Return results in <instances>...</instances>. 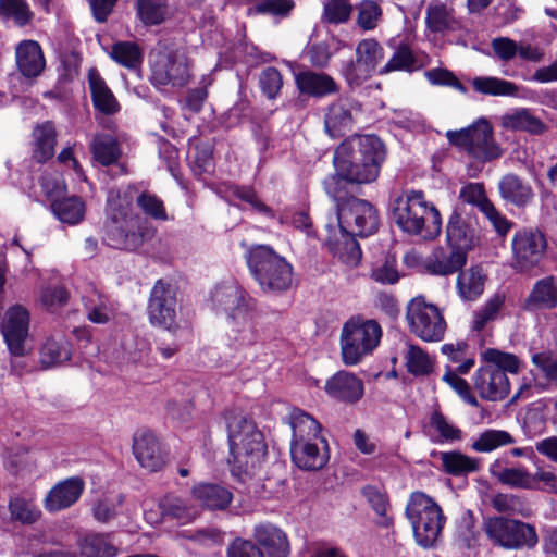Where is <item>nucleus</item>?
Instances as JSON below:
<instances>
[{"instance_id":"obj_53","label":"nucleus","mask_w":557,"mask_h":557,"mask_svg":"<svg viewBox=\"0 0 557 557\" xmlns=\"http://www.w3.org/2000/svg\"><path fill=\"white\" fill-rule=\"evenodd\" d=\"M137 16L148 26L161 24L166 15L165 0H136Z\"/></svg>"},{"instance_id":"obj_25","label":"nucleus","mask_w":557,"mask_h":557,"mask_svg":"<svg viewBox=\"0 0 557 557\" xmlns=\"http://www.w3.org/2000/svg\"><path fill=\"white\" fill-rule=\"evenodd\" d=\"M253 539L265 549L269 557H287L289 555V542L286 534L273 523L256 524Z\"/></svg>"},{"instance_id":"obj_16","label":"nucleus","mask_w":557,"mask_h":557,"mask_svg":"<svg viewBox=\"0 0 557 557\" xmlns=\"http://www.w3.org/2000/svg\"><path fill=\"white\" fill-rule=\"evenodd\" d=\"M176 292L163 280H158L151 292L147 307L149 322L154 326L174 332L176 329Z\"/></svg>"},{"instance_id":"obj_2","label":"nucleus","mask_w":557,"mask_h":557,"mask_svg":"<svg viewBox=\"0 0 557 557\" xmlns=\"http://www.w3.org/2000/svg\"><path fill=\"white\" fill-rule=\"evenodd\" d=\"M136 188H110L107 195L106 219L102 224V240L109 247L121 250H136L144 243L140 218L133 212Z\"/></svg>"},{"instance_id":"obj_7","label":"nucleus","mask_w":557,"mask_h":557,"mask_svg":"<svg viewBox=\"0 0 557 557\" xmlns=\"http://www.w3.org/2000/svg\"><path fill=\"white\" fill-rule=\"evenodd\" d=\"M393 219L401 231L424 239L435 238L442 230L440 211L424 199L422 191L399 195L393 205Z\"/></svg>"},{"instance_id":"obj_59","label":"nucleus","mask_w":557,"mask_h":557,"mask_svg":"<svg viewBox=\"0 0 557 557\" xmlns=\"http://www.w3.org/2000/svg\"><path fill=\"white\" fill-rule=\"evenodd\" d=\"M137 190L135 191V194ZM137 206L143 210L144 213L156 220H166L168 214L163 205V201L156 195L144 191L139 195H135Z\"/></svg>"},{"instance_id":"obj_6","label":"nucleus","mask_w":557,"mask_h":557,"mask_svg":"<svg viewBox=\"0 0 557 557\" xmlns=\"http://www.w3.org/2000/svg\"><path fill=\"white\" fill-rule=\"evenodd\" d=\"M323 184L326 194L335 203L338 227L361 237L377 231L379 213L372 203L348 196L337 176H327Z\"/></svg>"},{"instance_id":"obj_39","label":"nucleus","mask_w":557,"mask_h":557,"mask_svg":"<svg viewBox=\"0 0 557 557\" xmlns=\"http://www.w3.org/2000/svg\"><path fill=\"white\" fill-rule=\"evenodd\" d=\"M490 472L504 485L530 491L531 472L524 466L502 467L500 461L496 460L491 465Z\"/></svg>"},{"instance_id":"obj_54","label":"nucleus","mask_w":557,"mask_h":557,"mask_svg":"<svg viewBox=\"0 0 557 557\" xmlns=\"http://www.w3.org/2000/svg\"><path fill=\"white\" fill-rule=\"evenodd\" d=\"M81 554L85 557H115L117 548L101 534L87 535L79 542Z\"/></svg>"},{"instance_id":"obj_21","label":"nucleus","mask_w":557,"mask_h":557,"mask_svg":"<svg viewBox=\"0 0 557 557\" xmlns=\"http://www.w3.org/2000/svg\"><path fill=\"white\" fill-rule=\"evenodd\" d=\"M29 315L25 308L15 306L10 308L2 322V334L10 352L23 356L24 342L28 333Z\"/></svg>"},{"instance_id":"obj_20","label":"nucleus","mask_w":557,"mask_h":557,"mask_svg":"<svg viewBox=\"0 0 557 557\" xmlns=\"http://www.w3.org/2000/svg\"><path fill=\"white\" fill-rule=\"evenodd\" d=\"M85 490V481L81 476H70L55 483L44 498V507L50 512H59L78 502Z\"/></svg>"},{"instance_id":"obj_55","label":"nucleus","mask_w":557,"mask_h":557,"mask_svg":"<svg viewBox=\"0 0 557 557\" xmlns=\"http://www.w3.org/2000/svg\"><path fill=\"white\" fill-rule=\"evenodd\" d=\"M0 16L25 26L32 21L33 12L26 0H0Z\"/></svg>"},{"instance_id":"obj_58","label":"nucleus","mask_w":557,"mask_h":557,"mask_svg":"<svg viewBox=\"0 0 557 557\" xmlns=\"http://www.w3.org/2000/svg\"><path fill=\"white\" fill-rule=\"evenodd\" d=\"M382 16V9L373 0H363L358 5L357 24L364 30L374 29Z\"/></svg>"},{"instance_id":"obj_42","label":"nucleus","mask_w":557,"mask_h":557,"mask_svg":"<svg viewBox=\"0 0 557 557\" xmlns=\"http://www.w3.org/2000/svg\"><path fill=\"white\" fill-rule=\"evenodd\" d=\"M71 358L70 343L63 337H49L40 349V363L44 368L58 366Z\"/></svg>"},{"instance_id":"obj_27","label":"nucleus","mask_w":557,"mask_h":557,"mask_svg":"<svg viewBox=\"0 0 557 557\" xmlns=\"http://www.w3.org/2000/svg\"><path fill=\"white\" fill-rule=\"evenodd\" d=\"M523 308L528 311L556 309L557 275H548L539 280L525 298Z\"/></svg>"},{"instance_id":"obj_46","label":"nucleus","mask_w":557,"mask_h":557,"mask_svg":"<svg viewBox=\"0 0 557 557\" xmlns=\"http://www.w3.org/2000/svg\"><path fill=\"white\" fill-rule=\"evenodd\" d=\"M94 159L102 165H110L116 162L121 151L116 139L109 134H98L90 145Z\"/></svg>"},{"instance_id":"obj_10","label":"nucleus","mask_w":557,"mask_h":557,"mask_svg":"<svg viewBox=\"0 0 557 557\" xmlns=\"http://www.w3.org/2000/svg\"><path fill=\"white\" fill-rule=\"evenodd\" d=\"M382 329L374 320L350 319L341 333V355L344 364L356 366L379 345Z\"/></svg>"},{"instance_id":"obj_1","label":"nucleus","mask_w":557,"mask_h":557,"mask_svg":"<svg viewBox=\"0 0 557 557\" xmlns=\"http://www.w3.org/2000/svg\"><path fill=\"white\" fill-rule=\"evenodd\" d=\"M385 146L375 135L351 136L335 150L333 163L337 176L345 183L368 184L374 182L385 160Z\"/></svg>"},{"instance_id":"obj_43","label":"nucleus","mask_w":557,"mask_h":557,"mask_svg":"<svg viewBox=\"0 0 557 557\" xmlns=\"http://www.w3.org/2000/svg\"><path fill=\"white\" fill-rule=\"evenodd\" d=\"M471 85L474 91L485 96H516L519 91L515 83L494 76L474 77L471 81Z\"/></svg>"},{"instance_id":"obj_50","label":"nucleus","mask_w":557,"mask_h":557,"mask_svg":"<svg viewBox=\"0 0 557 557\" xmlns=\"http://www.w3.org/2000/svg\"><path fill=\"white\" fill-rule=\"evenodd\" d=\"M504 294H494L485 304L473 312L472 330L481 332L488 322L494 321L505 305Z\"/></svg>"},{"instance_id":"obj_5","label":"nucleus","mask_w":557,"mask_h":557,"mask_svg":"<svg viewBox=\"0 0 557 557\" xmlns=\"http://www.w3.org/2000/svg\"><path fill=\"white\" fill-rule=\"evenodd\" d=\"M290 428L293 462L306 471L324 468L330 459V448L327 441L321 435L320 423L310 414L296 410L290 414Z\"/></svg>"},{"instance_id":"obj_62","label":"nucleus","mask_w":557,"mask_h":557,"mask_svg":"<svg viewBox=\"0 0 557 557\" xmlns=\"http://www.w3.org/2000/svg\"><path fill=\"white\" fill-rule=\"evenodd\" d=\"M426 24L433 32H443L450 28L453 16L445 5H430L426 10Z\"/></svg>"},{"instance_id":"obj_61","label":"nucleus","mask_w":557,"mask_h":557,"mask_svg":"<svg viewBox=\"0 0 557 557\" xmlns=\"http://www.w3.org/2000/svg\"><path fill=\"white\" fill-rule=\"evenodd\" d=\"M124 496L117 495L115 498L104 497L99 499L92 507L94 518L102 523L109 522L117 515V508L123 504Z\"/></svg>"},{"instance_id":"obj_56","label":"nucleus","mask_w":557,"mask_h":557,"mask_svg":"<svg viewBox=\"0 0 557 557\" xmlns=\"http://www.w3.org/2000/svg\"><path fill=\"white\" fill-rule=\"evenodd\" d=\"M492 506L498 512L520 515L523 517L529 515V510L525 507L523 498L512 494H496L492 499Z\"/></svg>"},{"instance_id":"obj_4","label":"nucleus","mask_w":557,"mask_h":557,"mask_svg":"<svg viewBox=\"0 0 557 557\" xmlns=\"http://www.w3.org/2000/svg\"><path fill=\"white\" fill-rule=\"evenodd\" d=\"M211 300L218 310L226 313L234 339L242 345H251L258 339L256 319L257 300L235 282L215 286Z\"/></svg>"},{"instance_id":"obj_12","label":"nucleus","mask_w":557,"mask_h":557,"mask_svg":"<svg viewBox=\"0 0 557 557\" xmlns=\"http://www.w3.org/2000/svg\"><path fill=\"white\" fill-rule=\"evenodd\" d=\"M448 141L467 151L480 162L498 159L503 151L493 137V127L485 119H479L472 125L459 131H447Z\"/></svg>"},{"instance_id":"obj_35","label":"nucleus","mask_w":557,"mask_h":557,"mask_svg":"<svg viewBox=\"0 0 557 557\" xmlns=\"http://www.w3.org/2000/svg\"><path fill=\"white\" fill-rule=\"evenodd\" d=\"M429 436L436 444H451L462 441L463 432L440 410H434L429 419Z\"/></svg>"},{"instance_id":"obj_11","label":"nucleus","mask_w":557,"mask_h":557,"mask_svg":"<svg viewBox=\"0 0 557 557\" xmlns=\"http://www.w3.org/2000/svg\"><path fill=\"white\" fill-rule=\"evenodd\" d=\"M150 81L154 86L184 87L190 79V63L176 47L158 45L149 57Z\"/></svg>"},{"instance_id":"obj_57","label":"nucleus","mask_w":557,"mask_h":557,"mask_svg":"<svg viewBox=\"0 0 557 557\" xmlns=\"http://www.w3.org/2000/svg\"><path fill=\"white\" fill-rule=\"evenodd\" d=\"M351 11L349 0H326L322 20L330 24H343L349 20Z\"/></svg>"},{"instance_id":"obj_51","label":"nucleus","mask_w":557,"mask_h":557,"mask_svg":"<svg viewBox=\"0 0 557 557\" xmlns=\"http://www.w3.org/2000/svg\"><path fill=\"white\" fill-rule=\"evenodd\" d=\"M9 510L12 520L22 524H33L39 520L41 511L32 499L13 497L9 502Z\"/></svg>"},{"instance_id":"obj_3","label":"nucleus","mask_w":557,"mask_h":557,"mask_svg":"<svg viewBox=\"0 0 557 557\" xmlns=\"http://www.w3.org/2000/svg\"><path fill=\"white\" fill-rule=\"evenodd\" d=\"M232 475L247 483L261 468L267 447L256 423L243 414L226 417Z\"/></svg>"},{"instance_id":"obj_19","label":"nucleus","mask_w":557,"mask_h":557,"mask_svg":"<svg viewBox=\"0 0 557 557\" xmlns=\"http://www.w3.org/2000/svg\"><path fill=\"white\" fill-rule=\"evenodd\" d=\"M473 384L480 397L490 401L503 400L510 392L507 374L495 364H486L478 369Z\"/></svg>"},{"instance_id":"obj_38","label":"nucleus","mask_w":557,"mask_h":557,"mask_svg":"<svg viewBox=\"0 0 557 557\" xmlns=\"http://www.w3.org/2000/svg\"><path fill=\"white\" fill-rule=\"evenodd\" d=\"M485 281L486 275L482 268L475 265L466 271H459L456 287L462 299L473 301L483 294Z\"/></svg>"},{"instance_id":"obj_28","label":"nucleus","mask_w":557,"mask_h":557,"mask_svg":"<svg viewBox=\"0 0 557 557\" xmlns=\"http://www.w3.org/2000/svg\"><path fill=\"white\" fill-rule=\"evenodd\" d=\"M446 242L450 249L461 251L468 256V251L475 244V230L461 214L454 212L446 226Z\"/></svg>"},{"instance_id":"obj_14","label":"nucleus","mask_w":557,"mask_h":557,"mask_svg":"<svg viewBox=\"0 0 557 557\" xmlns=\"http://www.w3.org/2000/svg\"><path fill=\"white\" fill-rule=\"evenodd\" d=\"M406 320L410 332L424 342H440L444 338L445 319L440 309L423 296H417L408 302Z\"/></svg>"},{"instance_id":"obj_45","label":"nucleus","mask_w":557,"mask_h":557,"mask_svg":"<svg viewBox=\"0 0 557 557\" xmlns=\"http://www.w3.org/2000/svg\"><path fill=\"white\" fill-rule=\"evenodd\" d=\"M438 456L443 470L450 475H465L479 468L476 459L460 451H441Z\"/></svg>"},{"instance_id":"obj_40","label":"nucleus","mask_w":557,"mask_h":557,"mask_svg":"<svg viewBox=\"0 0 557 557\" xmlns=\"http://www.w3.org/2000/svg\"><path fill=\"white\" fill-rule=\"evenodd\" d=\"M83 304L87 319L92 323L106 324L113 317L114 307L112 302L106 295L96 289L83 297Z\"/></svg>"},{"instance_id":"obj_24","label":"nucleus","mask_w":557,"mask_h":557,"mask_svg":"<svg viewBox=\"0 0 557 557\" xmlns=\"http://www.w3.org/2000/svg\"><path fill=\"white\" fill-rule=\"evenodd\" d=\"M468 260L467 255L455 249L446 251L444 248L438 247L424 261V269L429 274L437 276H448L454 273H459L466 265Z\"/></svg>"},{"instance_id":"obj_47","label":"nucleus","mask_w":557,"mask_h":557,"mask_svg":"<svg viewBox=\"0 0 557 557\" xmlns=\"http://www.w3.org/2000/svg\"><path fill=\"white\" fill-rule=\"evenodd\" d=\"M35 151L34 158L38 162H46L54 153L55 131L52 123L46 122L34 129Z\"/></svg>"},{"instance_id":"obj_49","label":"nucleus","mask_w":557,"mask_h":557,"mask_svg":"<svg viewBox=\"0 0 557 557\" xmlns=\"http://www.w3.org/2000/svg\"><path fill=\"white\" fill-rule=\"evenodd\" d=\"M404 359L407 371L414 376H425L433 371L432 357L418 345L408 344Z\"/></svg>"},{"instance_id":"obj_31","label":"nucleus","mask_w":557,"mask_h":557,"mask_svg":"<svg viewBox=\"0 0 557 557\" xmlns=\"http://www.w3.org/2000/svg\"><path fill=\"white\" fill-rule=\"evenodd\" d=\"M423 66L422 59L404 41L394 46V52L388 61L377 70L380 75L392 72H414Z\"/></svg>"},{"instance_id":"obj_63","label":"nucleus","mask_w":557,"mask_h":557,"mask_svg":"<svg viewBox=\"0 0 557 557\" xmlns=\"http://www.w3.org/2000/svg\"><path fill=\"white\" fill-rule=\"evenodd\" d=\"M532 363L550 384L557 385V356L542 351L532 355Z\"/></svg>"},{"instance_id":"obj_8","label":"nucleus","mask_w":557,"mask_h":557,"mask_svg":"<svg viewBox=\"0 0 557 557\" xmlns=\"http://www.w3.org/2000/svg\"><path fill=\"white\" fill-rule=\"evenodd\" d=\"M247 264L251 275L265 294L277 295L292 286V264L271 246H250L247 250Z\"/></svg>"},{"instance_id":"obj_48","label":"nucleus","mask_w":557,"mask_h":557,"mask_svg":"<svg viewBox=\"0 0 557 557\" xmlns=\"http://www.w3.org/2000/svg\"><path fill=\"white\" fill-rule=\"evenodd\" d=\"M516 441L513 436L505 430L488 429L480 433L473 440L471 448L478 453H491L497 448L511 445Z\"/></svg>"},{"instance_id":"obj_23","label":"nucleus","mask_w":557,"mask_h":557,"mask_svg":"<svg viewBox=\"0 0 557 557\" xmlns=\"http://www.w3.org/2000/svg\"><path fill=\"white\" fill-rule=\"evenodd\" d=\"M133 453L139 465L150 472L159 471L164 465L159 442L150 431H140L135 434Z\"/></svg>"},{"instance_id":"obj_37","label":"nucleus","mask_w":557,"mask_h":557,"mask_svg":"<svg viewBox=\"0 0 557 557\" xmlns=\"http://www.w3.org/2000/svg\"><path fill=\"white\" fill-rule=\"evenodd\" d=\"M164 517L176 520L181 524H187L199 516V509L187 499L176 495H165L158 504Z\"/></svg>"},{"instance_id":"obj_52","label":"nucleus","mask_w":557,"mask_h":557,"mask_svg":"<svg viewBox=\"0 0 557 557\" xmlns=\"http://www.w3.org/2000/svg\"><path fill=\"white\" fill-rule=\"evenodd\" d=\"M110 57L120 65L136 69L143 62V53L135 42L119 41L112 46Z\"/></svg>"},{"instance_id":"obj_36","label":"nucleus","mask_w":557,"mask_h":557,"mask_svg":"<svg viewBox=\"0 0 557 557\" xmlns=\"http://www.w3.org/2000/svg\"><path fill=\"white\" fill-rule=\"evenodd\" d=\"M500 125L508 131L528 132L532 135H541L545 132V124L530 110L520 108L506 112L500 117Z\"/></svg>"},{"instance_id":"obj_13","label":"nucleus","mask_w":557,"mask_h":557,"mask_svg":"<svg viewBox=\"0 0 557 557\" xmlns=\"http://www.w3.org/2000/svg\"><path fill=\"white\" fill-rule=\"evenodd\" d=\"M483 531L493 545L505 549H530L539 541L533 525L505 517H488L484 519Z\"/></svg>"},{"instance_id":"obj_30","label":"nucleus","mask_w":557,"mask_h":557,"mask_svg":"<svg viewBox=\"0 0 557 557\" xmlns=\"http://www.w3.org/2000/svg\"><path fill=\"white\" fill-rule=\"evenodd\" d=\"M300 92L322 98L338 91V85L332 76L325 73L302 71L295 76Z\"/></svg>"},{"instance_id":"obj_60","label":"nucleus","mask_w":557,"mask_h":557,"mask_svg":"<svg viewBox=\"0 0 557 557\" xmlns=\"http://www.w3.org/2000/svg\"><path fill=\"white\" fill-rule=\"evenodd\" d=\"M483 356L487 364H495L502 369L504 373L509 372L516 374L519 372L520 361L518 357L512 354L490 348L484 351Z\"/></svg>"},{"instance_id":"obj_22","label":"nucleus","mask_w":557,"mask_h":557,"mask_svg":"<svg viewBox=\"0 0 557 557\" xmlns=\"http://www.w3.org/2000/svg\"><path fill=\"white\" fill-rule=\"evenodd\" d=\"M324 391L333 399L356 404L364 394V384L356 374L341 370L326 380Z\"/></svg>"},{"instance_id":"obj_44","label":"nucleus","mask_w":557,"mask_h":557,"mask_svg":"<svg viewBox=\"0 0 557 557\" xmlns=\"http://www.w3.org/2000/svg\"><path fill=\"white\" fill-rule=\"evenodd\" d=\"M534 472H531L530 491H542L557 495V473L552 466L537 457L531 458Z\"/></svg>"},{"instance_id":"obj_33","label":"nucleus","mask_w":557,"mask_h":557,"mask_svg":"<svg viewBox=\"0 0 557 557\" xmlns=\"http://www.w3.org/2000/svg\"><path fill=\"white\" fill-rule=\"evenodd\" d=\"M88 84L94 107L98 111L110 115L120 110L116 98L96 69L88 71Z\"/></svg>"},{"instance_id":"obj_26","label":"nucleus","mask_w":557,"mask_h":557,"mask_svg":"<svg viewBox=\"0 0 557 557\" xmlns=\"http://www.w3.org/2000/svg\"><path fill=\"white\" fill-rule=\"evenodd\" d=\"M355 236V234H351L347 230L338 227V231L330 235L326 239V246L331 253L349 267H356L362 256L360 246Z\"/></svg>"},{"instance_id":"obj_29","label":"nucleus","mask_w":557,"mask_h":557,"mask_svg":"<svg viewBox=\"0 0 557 557\" xmlns=\"http://www.w3.org/2000/svg\"><path fill=\"white\" fill-rule=\"evenodd\" d=\"M18 71L25 77L38 76L45 67V58L40 45L35 40H23L15 48Z\"/></svg>"},{"instance_id":"obj_9","label":"nucleus","mask_w":557,"mask_h":557,"mask_svg":"<svg viewBox=\"0 0 557 557\" xmlns=\"http://www.w3.org/2000/svg\"><path fill=\"white\" fill-rule=\"evenodd\" d=\"M406 516L411 523L417 543L432 547L437 541L445 517L438 504L423 492H414L406 506Z\"/></svg>"},{"instance_id":"obj_34","label":"nucleus","mask_w":557,"mask_h":557,"mask_svg":"<svg viewBox=\"0 0 557 557\" xmlns=\"http://www.w3.org/2000/svg\"><path fill=\"white\" fill-rule=\"evenodd\" d=\"M498 189L503 199L517 207H525L534 196L531 186L512 173L500 178Z\"/></svg>"},{"instance_id":"obj_18","label":"nucleus","mask_w":557,"mask_h":557,"mask_svg":"<svg viewBox=\"0 0 557 557\" xmlns=\"http://www.w3.org/2000/svg\"><path fill=\"white\" fill-rule=\"evenodd\" d=\"M545 249L546 239L539 230L523 228L512 238L515 263L521 271L536 265L544 256Z\"/></svg>"},{"instance_id":"obj_41","label":"nucleus","mask_w":557,"mask_h":557,"mask_svg":"<svg viewBox=\"0 0 557 557\" xmlns=\"http://www.w3.org/2000/svg\"><path fill=\"white\" fill-rule=\"evenodd\" d=\"M53 215L62 223L76 225L85 216V203L78 197L53 199L51 202Z\"/></svg>"},{"instance_id":"obj_15","label":"nucleus","mask_w":557,"mask_h":557,"mask_svg":"<svg viewBox=\"0 0 557 557\" xmlns=\"http://www.w3.org/2000/svg\"><path fill=\"white\" fill-rule=\"evenodd\" d=\"M384 58V48L377 40L362 39L356 46L355 60L345 62L341 74L350 87H358L372 77Z\"/></svg>"},{"instance_id":"obj_32","label":"nucleus","mask_w":557,"mask_h":557,"mask_svg":"<svg viewBox=\"0 0 557 557\" xmlns=\"http://www.w3.org/2000/svg\"><path fill=\"white\" fill-rule=\"evenodd\" d=\"M191 496L202 507L211 510H223L232 502V493L224 486L211 483H198L191 488Z\"/></svg>"},{"instance_id":"obj_64","label":"nucleus","mask_w":557,"mask_h":557,"mask_svg":"<svg viewBox=\"0 0 557 557\" xmlns=\"http://www.w3.org/2000/svg\"><path fill=\"white\" fill-rule=\"evenodd\" d=\"M226 557H264V554L251 541L235 539L227 546Z\"/></svg>"},{"instance_id":"obj_17","label":"nucleus","mask_w":557,"mask_h":557,"mask_svg":"<svg viewBox=\"0 0 557 557\" xmlns=\"http://www.w3.org/2000/svg\"><path fill=\"white\" fill-rule=\"evenodd\" d=\"M361 111V104L357 100L348 97L338 98L326 108L325 132L333 138L345 135L358 122Z\"/></svg>"}]
</instances>
